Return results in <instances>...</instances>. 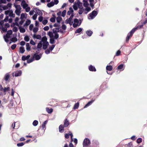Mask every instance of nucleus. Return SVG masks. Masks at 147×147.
Returning <instances> with one entry per match:
<instances>
[{"instance_id": "obj_37", "label": "nucleus", "mask_w": 147, "mask_h": 147, "mask_svg": "<svg viewBox=\"0 0 147 147\" xmlns=\"http://www.w3.org/2000/svg\"><path fill=\"white\" fill-rule=\"evenodd\" d=\"M59 31V29L58 28H54L53 30V33H57Z\"/></svg>"}, {"instance_id": "obj_48", "label": "nucleus", "mask_w": 147, "mask_h": 147, "mask_svg": "<svg viewBox=\"0 0 147 147\" xmlns=\"http://www.w3.org/2000/svg\"><path fill=\"white\" fill-rule=\"evenodd\" d=\"M38 28L37 27H35L33 29V31L34 33H36L38 31Z\"/></svg>"}, {"instance_id": "obj_34", "label": "nucleus", "mask_w": 147, "mask_h": 147, "mask_svg": "<svg viewBox=\"0 0 147 147\" xmlns=\"http://www.w3.org/2000/svg\"><path fill=\"white\" fill-rule=\"evenodd\" d=\"M42 46V44L41 40L38 44L37 48L38 49H40Z\"/></svg>"}, {"instance_id": "obj_13", "label": "nucleus", "mask_w": 147, "mask_h": 147, "mask_svg": "<svg viewBox=\"0 0 147 147\" xmlns=\"http://www.w3.org/2000/svg\"><path fill=\"white\" fill-rule=\"evenodd\" d=\"M90 144V140L87 138H86L84 140L83 143V146L84 147L86 146L89 145Z\"/></svg>"}, {"instance_id": "obj_61", "label": "nucleus", "mask_w": 147, "mask_h": 147, "mask_svg": "<svg viewBox=\"0 0 147 147\" xmlns=\"http://www.w3.org/2000/svg\"><path fill=\"white\" fill-rule=\"evenodd\" d=\"M34 12H35L34 9V10H32L30 11L29 12V14L30 15H32L34 14Z\"/></svg>"}, {"instance_id": "obj_38", "label": "nucleus", "mask_w": 147, "mask_h": 147, "mask_svg": "<svg viewBox=\"0 0 147 147\" xmlns=\"http://www.w3.org/2000/svg\"><path fill=\"white\" fill-rule=\"evenodd\" d=\"M112 67L111 65H107L106 67V69L107 70L111 71L112 69Z\"/></svg>"}, {"instance_id": "obj_49", "label": "nucleus", "mask_w": 147, "mask_h": 147, "mask_svg": "<svg viewBox=\"0 0 147 147\" xmlns=\"http://www.w3.org/2000/svg\"><path fill=\"white\" fill-rule=\"evenodd\" d=\"M24 40L26 42H28L29 40V38L28 36H26L24 38Z\"/></svg>"}, {"instance_id": "obj_1", "label": "nucleus", "mask_w": 147, "mask_h": 147, "mask_svg": "<svg viewBox=\"0 0 147 147\" xmlns=\"http://www.w3.org/2000/svg\"><path fill=\"white\" fill-rule=\"evenodd\" d=\"M12 33V32L11 30H9L7 32L6 35L3 36L6 42H8L10 40L11 41L9 42V44L11 43V41L15 42L17 41V39L16 37L11 38Z\"/></svg>"}, {"instance_id": "obj_11", "label": "nucleus", "mask_w": 147, "mask_h": 147, "mask_svg": "<svg viewBox=\"0 0 147 147\" xmlns=\"http://www.w3.org/2000/svg\"><path fill=\"white\" fill-rule=\"evenodd\" d=\"M5 13L12 17H14L15 16V14L13 13V11L12 10L5 11Z\"/></svg>"}, {"instance_id": "obj_63", "label": "nucleus", "mask_w": 147, "mask_h": 147, "mask_svg": "<svg viewBox=\"0 0 147 147\" xmlns=\"http://www.w3.org/2000/svg\"><path fill=\"white\" fill-rule=\"evenodd\" d=\"M13 31L16 32L18 31V28L16 27H14L13 29Z\"/></svg>"}, {"instance_id": "obj_19", "label": "nucleus", "mask_w": 147, "mask_h": 147, "mask_svg": "<svg viewBox=\"0 0 147 147\" xmlns=\"http://www.w3.org/2000/svg\"><path fill=\"white\" fill-rule=\"evenodd\" d=\"M30 55H28L27 56L25 55H23L22 57V59L23 61H25L26 60H28L30 57Z\"/></svg>"}, {"instance_id": "obj_24", "label": "nucleus", "mask_w": 147, "mask_h": 147, "mask_svg": "<svg viewBox=\"0 0 147 147\" xmlns=\"http://www.w3.org/2000/svg\"><path fill=\"white\" fill-rule=\"evenodd\" d=\"M124 65L123 64H121L119 65L117 67L118 69L120 70L121 71H122L124 69V67H123Z\"/></svg>"}, {"instance_id": "obj_62", "label": "nucleus", "mask_w": 147, "mask_h": 147, "mask_svg": "<svg viewBox=\"0 0 147 147\" xmlns=\"http://www.w3.org/2000/svg\"><path fill=\"white\" fill-rule=\"evenodd\" d=\"M34 26V25L33 24H31L29 26V29L30 30H32Z\"/></svg>"}, {"instance_id": "obj_18", "label": "nucleus", "mask_w": 147, "mask_h": 147, "mask_svg": "<svg viewBox=\"0 0 147 147\" xmlns=\"http://www.w3.org/2000/svg\"><path fill=\"white\" fill-rule=\"evenodd\" d=\"M33 38H36L39 40H41L42 38L41 36L40 35L34 34L33 36Z\"/></svg>"}, {"instance_id": "obj_21", "label": "nucleus", "mask_w": 147, "mask_h": 147, "mask_svg": "<svg viewBox=\"0 0 147 147\" xmlns=\"http://www.w3.org/2000/svg\"><path fill=\"white\" fill-rule=\"evenodd\" d=\"M64 127L63 125H60L59 127V131L60 132L62 133L64 131Z\"/></svg>"}, {"instance_id": "obj_45", "label": "nucleus", "mask_w": 147, "mask_h": 147, "mask_svg": "<svg viewBox=\"0 0 147 147\" xmlns=\"http://www.w3.org/2000/svg\"><path fill=\"white\" fill-rule=\"evenodd\" d=\"M47 123V121H45L42 123V127L43 128H44L45 127V125Z\"/></svg>"}, {"instance_id": "obj_60", "label": "nucleus", "mask_w": 147, "mask_h": 147, "mask_svg": "<svg viewBox=\"0 0 147 147\" xmlns=\"http://www.w3.org/2000/svg\"><path fill=\"white\" fill-rule=\"evenodd\" d=\"M24 144L23 143H18L17 144V146H22L24 145Z\"/></svg>"}, {"instance_id": "obj_8", "label": "nucleus", "mask_w": 147, "mask_h": 147, "mask_svg": "<svg viewBox=\"0 0 147 147\" xmlns=\"http://www.w3.org/2000/svg\"><path fill=\"white\" fill-rule=\"evenodd\" d=\"M10 88L9 86H7V87H5L4 88H3L2 91L3 92V93L0 92V95L3 96L4 95H5L6 94V92H8L9 93V92L10 90Z\"/></svg>"}, {"instance_id": "obj_57", "label": "nucleus", "mask_w": 147, "mask_h": 147, "mask_svg": "<svg viewBox=\"0 0 147 147\" xmlns=\"http://www.w3.org/2000/svg\"><path fill=\"white\" fill-rule=\"evenodd\" d=\"M51 0H41V2L42 3H45V2H50Z\"/></svg>"}, {"instance_id": "obj_26", "label": "nucleus", "mask_w": 147, "mask_h": 147, "mask_svg": "<svg viewBox=\"0 0 147 147\" xmlns=\"http://www.w3.org/2000/svg\"><path fill=\"white\" fill-rule=\"evenodd\" d=\"M10 77V75L8 73H7L4 76V79L6 81H7Z\"/></svg>"}, {"instance_id": "obj_47", "label": "nucleus", "mask_w": 147, "mask_h": 147, "mask_svg": "<svg viewBox=\"0 0 147 147\" xmlns=\"http://www.w3.org/2000/svg\"><path fill=\"white\" fill-rule=\"evenodd\" d=\"M48 22V20L47 19H45L42 21V23L44 25H46Z\"/></svg>"}, {"instance_id": "obj_59", "label": "nucleus", "mask_w": 147, "mask_h": 147, "mask_svg": "<svg viewBox=\"0 0 147 147\" xmlns=\"http://www.w3.org/2000/svg\"><path fill=\"white\" fill-rule=\"evenodd\" d=\"M16 44H13L11 46V48L13 50L16 48Z\"/></svg>"}, {"instance_id": "obj_33", "label": "nucleus", "mask_w": 147, "mask_h": 147, "mask_svg": "<svg viewBox=\"0 0 147 147\" xmlns=\"http://www.w3.org/2000/svg\"><path fill=\"white\" fill-rule=\"evenodd\" d=\"M26 49L28 51H29L30 50V47L29 43H27L26 44Z\"/></svg>"}, {"instance_id": "obj_22", "label": "nucleus", "mask_w": 147, "mask_h": 147, "mask_svg": "<svg viewBox=\"0 0 147 147\" xmlns=\"http://www.w3.org/2000/svg\"><path fill=\"white\" fill-rule=\"evenodd\" d=\"M89 70L92 71H96V69L95 67L92 65H90L89 67Z\"/></svg>"}, {"instance_id": "obj_39", "label": "nucleus", "mask_w": 147, "mask_h": 147, "mask_svg": "<svg viewBox=\"0 0 147 147\" xmlns=\"http://www.w3.org/2000/svg\"><path fill=\"white\" fill-rule=\"evenodd\" d=\"M83 29L81 28H78L75 31V33H80L82 31Z\"/></svg>"}, {"instance_id": "obj_35", "label": "nucleus", "mask_w": 147, "mask_h": 147, "mask_svg": "<svg viewBox=\"0 0 147 147\" xmlns=\"http://www.w3.org/2000/svg\"><path fill=\"white\" fill-rule=\"evenodd\" d=\"M62 20V18L61 16H58L56 18V21L57 22L60 23Z\"/></svg>"}, {"instance_id": "obj_6", "label": "nucleus", "mask_w": 147, "mask_h": 147, "mask_svg": "<svg viewBox=\"0 0 147 147\" xmlns=\"http://www.w3.org/2000/svg\"><path fill=\"white\" fill-rule=\"evenodd\" d=\"M16 10L15 12L16 14L18 16H19L21 13V8L20 6L19 5H14Z\"/></svg>"}, {"instance_id": "obj_54", "label": "nucleus", "mask_w": 147, "mask_h": 147, "mask_svg": "<svg viewBox=\"0 0 147 147\" xmlns=\"http://www.w3.org/2000/svg\"><path fill=\"white\" fill-rule=\"evenodd\" d=\"M25 9V11L26 12H29L30 11V8L29 7H28V6Z\"/></svg>"}, {"instance_id": "obj_55", "label": "nucleus", "mask_w": 147, "mask_h": 147, "mask_svg": "<svg viewBox=\"0 0 147 147\" xmlns=\"http://www.w3.org/2000/svg\"><path fill=\"white\" fill-rule=\"evenodd\" d=\"M30 44L33 45H35L36 44L35 42L32 40H30Z\"/></svg>"}, {"instance_id": "obj_3", "label": "nucleus", "mask_w": 147, "mask_h": 147, "mask_svg": "<svg viewBox=\"0 0 147 147\" xmlns=\"http://www.w3.org/2000/svg\"><path fill=\"white\" fill-rule=\"evenodd\" d=\"M10 25L9 24L6 23L4 24L3 21H1L0 22V29L4 32H6L7 30V28L9 27Z\"/></svg>"}, {"instance_id": "obj_42", "label": "nucleus", "mask_w": 147, "mask_h": 147, "mask_svg": "<svg viewBox=\"0 0 147 147\" xmlns=\"http://www.w3.org/2000/svg\"><path fill=\"white\" fill-rule=\"evenodd\" d=\"M34 59L33 57L31 59H28L27 60V62L28 63H30L32 62L34 60Z\"/></svg>"}, {"instance_id": "obj_2", "label": "nucleus", "mask_w": 147, "mask_h": 147, "mask_svg": "<svg viewBox=\"0 0 147 147\" xmlns=\"http://www.w3.org/2000/svg\"><path fill=\"white\" fill-rule=\"evenodd\" d=\"M47 38L46 36L43 37L41 39V42L42 44L43 49H47L49 45L48 42L47 41Z\"/></svg>"}, {"instance_id": "obj_58", "label": "nucleus", "mask_w": 147, "mask_h": 147, "mask_svg": "<svg viewBox=\"0 0 147 147\" xmlns=\"http://www.w3.org/2000/svg\"><path fill=\"white\" fill-rule=\"evenodd\" d=\"M55 17L54 18H51L50 19V21L51 22H55Z\"/></svg>"}, {"instance_id": "obj_7", "label": "nucleus", "mask_w": 147, "mask_h": 147, "mask_svg": "<svg viewBox=\"0 0 147 147\" xmlns=\"http://www.w3.org/2000/svg\"><path fill=\"white\" fill-rule=\"evenodd\" d=\"M48 34L49 36L50 37V43L52 44L54 43L55 40L54 38V35L53 32H49Z\"/></svg>"}, {"instance_id": "obj_20", "label": "nucleus", "mask_w": 147, "mask_h": 147, "mask_svg": "<svg viewBox=\"0 0 147 147\" xmlns=\"http://www.w3.org/2000/svg\"><path fill=\"white\" fill-rule=\"evenodd\" d=\"M69 135L71 136V141H72L73 140L72 137L73 135L71 133H70L68 134H65V137L66 138H69Z\"/></svg>"}, {"instance_id": "obj_53", "label": "nucleus", "mask_w": 147, "mask_h": 147, "mask_svg": "<svg viewBox=\"0 0 147 147\" xmlns=\"http://www.w3.org/2000/svg\"><path fill=\"white\" fill-rule=\"evenodd\" d=\"M142 139L141 138H139L137 140V142L138 143H140L142 142Z\"/></svg>"}, {"instance_id": "obj_51", "label": "nucleus", "mask_w": 147, "mask_h": 147, "mask_svg": "<svg viewBox=\"0 0 147 147\" xmlns=\"http://www.w3.org/2000/svg\"><path fill=\"white\" fill-rule=\"evenodd\" d=\"M55 47V45H52L51 46L49 47V49L51 50V51H52L53 50V49Z\"/></svg>"}, {"instance_id": "obj_4", "label": "nucleus", "mask_w": 147, "mask_h": 147, "mask_svg": "<svg viewBox=\"0 0 147 147\" xmlns=\"http://www.w3.org/2000/svg\"><path fill=\"white\" fill-rule=\"evenodd\" d=\"M97 14V12L96 11H93L92 12L89 14L88 18L89 19H93Z\"/></svg>"}, {"instance_id": "obj_44", "label": "nucleus", "mask_w": 147, "mask_h": 147, "mask_svg": "<svg viewBox=\"0 0 147 147\" xmlns=\"http://www.w3.org/2000/svg\"><path fill=\"white\" fill-rule=\"evenodd\" d=\"M66 13V11L65 10H64L61 12V16L62 17H64L65 16Z\"/></svg>"}, {"instance_id": "obj_41", "label": "nucleus", "mask_w": 147, "mask_h": 147, "mask_svg": "<svg viewBox=\"0 0 147 147\" xmlns=\"http://www.w3.org/2000/svg\"><path fill=\"white\" fill-rule=\"evenodd\" d=\"M79 106V103L78 102L75 104L74 105V109H78Z\"/></svg>"}, {"instance_id": "obj_15", "label": "nucleus", "mask_w": 147, "mask_h": 147, "mask_svg": "<svg viewBox=\"0 0 147 147\" xmlns=\"http://www.w3.org/2000/svg\"><path fill=\"white\" fill-rule=\"evenodd\" d=\"M41 56L42 55L41 54L37 55L35 54L34 55L33 57L34 59V58H35L36 60H38L40 59L41 57Z\"/></svg>"}, {"instance_id": "obj_14", "label": "nucleus", "mask_w": 147, "mask_h": 147, "mask_svg": "<svg viewBox=\"0 0 147 147\" xmlns=\"http://www.w3.org/2000/svg\"><path fill=\"white\" fill-rule=\"evenodd\" d=\"M35 12L36 13L37 15L38 14V15L40 16H42V13L41 11L39 10L37 8H34Z\"/></svg>"}, {"instance_id": "obj_30", "label": "nucleus", "mask_w": 147, "mask_h": 147, "mask_svg": "<svg viewBox=\"0 0 147 147\" xmlns=\"http://www.w3.org/2000/svg\"><path fill=\"white\" fill-rule=\"evenodd\" d=\"M69 125V121L67 120V119L65 120L64 123V127H67Z\"/></svg>"}, {"instance_id": "obj_64", "label": "nucleus", "mask_w": 147, "mask_h": 147, "mask_svg": "<svg viewBox=\"0 0 147 147\" xmlns=\"http://www.w3.org/2000/svg\"><path fill=\"white\" fill-rule=\"evenodd\" d=\"M83 3H84L83 5H84V6L85 7H86L88 6L89 5L88 2H84Z\"/></svg>"}, {"instance_id": "obj_56", "label": "nucleus", "mask_w": 147, "mask_h": 147, "mask_svg": "<svg viewBox=\"0 0 147 147\" xmlns=\"http://www.w3.org/2000/svg\"><path fill=\"white\" fill-rule=\"evenodd\" d=\"M37 14H34L32 17V18L34 20L36 19L37 18Z\"/></svg>"}, {"instance_id": "obj_40", "label": "nucleus", "mask_w": 147, "mask_h": 147, "mask_svg": "<svg viewBox=\"0 0 147 147\" xmlns=\"http://www.w3.org/2000/svg\"><path fill=\"white\" fill-rule=\"evenodd\" d=\"M54 35V38L55 39H57L58 38L59 36L57 33H53Z\"/></svg>"}, {"instance_id": "obj_23", "label": "nucleus", "mask_w": 147, "mask_h": 147, "mask_svg": "<svg viewBox=\"0 0 147 147\" xmlns=\"http://www.w3.org/2000/svg\"><path fill=\"white\" fill-rule=\"evenodd\" d=\"M19 29L20 32L21 33H24L25 32V29L21 26H19Z\"/></svg>"}, {"instance_id": "obj_46", "label": "nucleus", "mask_w": 147, "mask_h": 147, "mask_svg": "<svg viewBox=\"0 0 147 147\" xmlns=\"http://www.w3.org/2000/svg\"><path fill=\"white\" fill-rule=\"evenodd\" d=\"M21 20L20 22H18V25H16L17 26H19H19L20 25H22L23 24V22H24V21L23 20H22V19H21Z\"/></svg>"}, {"instance_id": "obj_10", "label": "nucleus", "mask_w": 147, "mask_h": 147, "mask_svg": "<svg viewBox=\"0 0 147 147\" xmlns=\"http://www.w3.org/2000/svg\"><path fill=\"white\" fill-rule=\"evenodd\" d=\"M73 16L74 15L72 14L69 19L65 21V23L66 24H69L70 26L72 25L73 24L72 18Z\"/></svg>"}, {"instance_id": "obj_36", "label": "nucleus", "mask_w": 147, "mask_h": 147, "mask_svg": "<svg viewBox=\"0 0 147 147\" xmlns=\"http://www.w3.org/2000/svg\"><path fill=\"white\" fill-rule=\"evenodd\" d=\"M25 49L24 47H21L20 48V51L21 53H23L25 51Z\"/></svg>"}, {"instance_id": "obj_43", "label": "nucleus", "mask_w": 147, "mask_h": 147, "mask_svg": "<svg viewBox=\"0 0 147 147\" xmlns=\"http://www.w3.org/2000/svg\"><path fill=\"white\" fill-rule=\"evenodd\" d=\"M38 122L37 120H34L32 124L34 126H36L38 124Z\"/></svg>"}, {"instance_id": "obj_28", "label": "nucleus", "mask_w": 147, "mask_h": 147, "mask_svg": "<svg viewBox=\"0 0 147 147\" xmlns=\"http://www.w3.org/2000/svg\"><path fill=\"white\" fill-rule=\"evenodd\" d=\"M46 110L48 113H51L52 112L53 109L52 108L49 109L48 107H47L46 108Z\"/></svg>"}, {"instance_id": "obj_31", "label": "nucleus", "mask_w": 147, "mask_h": 147, "mask_svg": "<svg viewBox=\"0 0 147 147\" xmlns=\"http://www.w3.org/2000/svg\"><path fill=\"white\" fill-rule=\"evenodd\" d=\"M30 23V20H27L25 24H24V26H27L29 25Z\"/></svg>"}, {"instance_id": "obj_29", "label": "nucleus", "mask_w": 147, "mask_h": 147, "mask_svg": "<svg viewBox=\"0 0 147 147\" xmlns=\"http://www.w3.org/2000/svg\"><path fill=\"white\" fill-rule=\"evenodd\" d=\"M27 16V14L26 13H22L21 15L20 19L22 20L25 18Z\"/></svg>"}, {"instance_id": "obj_9", "label": "nucleus", "mask_w": 147, "mask_h": 147, "mask_svg": "<svg viewBox=\"0 0 147 147\" xmlns=\"http://www.w3.org/2000/svg\"><path fill=\"white\" fill-rule=\"evenodd\" d=\"M136 30H137V28H134L131 31L130 33L128 34L126 39L127 41H128L129 40V38L132 36L133 34Z\"/></svg>"}, {"instance_id": "obj_17", "label": "nucleus", "mask_w": 147, "mask_h": 147, "mask_svg": "<svg viewBox=\"0 0 147 147\" xmlns=\"http://www.w3.org/2000/svg\"><path fill=\"white\" fill-rule=\"evenodd\" d=\"M22 71L21 70H18L15 72L14 76L16 77L19 76H21L22 74Z\"/></svg>"}, {"instance_id": "obj_50", "label": "nucleus", "mask_w": 147, "mask_h": 147, "mask_svg": "<svg viewBox=\"0 0 147 147\" xmlns=\"http://www.w3.org/2000/svg\"><path fill=\"white\" fill-rule=\"evenodd\" d=\"M38 19L39 21L40 22L42 21L43 20V17L42 16H40L39 17V18H38Z\"/></svg>"}, {"instance_id": "obj_12", "label": "nucleus", "mask_w": 147, "mask_h": 147, "mask_svg": "<svg viewBox=\"0 0 147 147\" xmlns=\"http://www.w3.org/2000/svg\"><path fill=\"white\" fill-rule=\"evenodd\" d=\"M59 1L58 0H55L54 1H52L49 3H47V5L49 7H51L54 5L55 4L56 5L58 3Z\"/></svg>"}, {"instance_id": "obj_27", "label": "nucleus", "mask_w": 147, "mask_h": 147, "mask_svg": "<svg viewBox=\"0 0 147 147\" xmlns=\"http://www.w3.org/2000/svg\"><path fill=\"white\" fill-rule=\"evenodd\" d=\"M74 11L72 8L70 7L69 11H68L67 14L68 15H70Z\"/></svg>"}, {"instance_id": "obj_32", "label": "nucleus", "mask_w": 147, "mask_h": 147, "mask_svg": "<svg viewBox=\"0 0 147 147\" xmlns=\"http://www.w3.org/2000/svg\"><path fill=\"white\" fill-rule=\"evenodd\" d=\"M86 34L88 36H90L92 34V32L90 30H88L86 32Z\"/></svg>"}, {"instance_id": "obj_52", "label": "nucleus", "mask_w": 147, "mask_h": 147, "mask_svg": "<svg viewBox=\"0 0 147 147\" xmlns=\"http://www.w3.org/2000/svg\"><path fill=\"white\" fill-rule=\"evenodd\" d=\"M19 18H16L15 21V24L16 25H18V21L19 20Z\"/></svg>"}, {"instance_id": "obj_5", "label": "nucleus", "mask_w": 147, "mask_h": 147, "mask_svg": "<svg viewBox=\"0 0 147 147\" xmlns=\"http://www.w3.org/2000/svg\"><path fill=\"white\" fill-rule=\"evenodd\" d=\"M81 22L80 20H79L78 19L76 18L74 20V22H73V26L74 28L76 27L79 26L81 24Z\"/></svg>"}, {"instance_id": "obj_25", "label": "nucleus", "mask_w": 147, "mask_h": 147, "mask_svg": "<svg viewBox=\"0 0 147 147\" xmlns=\"http://www.w3.org/2000/svg\"><path fill=\"white\" fill-rule=\"evenodd\" d=\"M94 100H92L91 101H89V102L85 106V107H84V108H86L87 107H88L89 106H90V105H91L92 103L94 101Z\"/></svg>"}, {"instance_id": "obj_16", "label": "nucleus", "mask_w": 147, "mask_h": 147, "mask_svg": "<svg viewBox=\"0 0 147 147\" xmlns=\"http://www.w3.org/2000/svg\"><path fill=\"white\" fill-rule=\"evenodd\" d=\"M21 4L23 8L24 9L26 8L28 6V4L26 3L24 1H22V2Z\"/></svg>"}]
</instances>
